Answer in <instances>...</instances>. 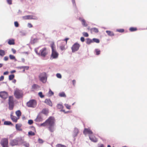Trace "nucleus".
<instances>
[{
	"mask_svg": "<svg viewBox=\"0 0 147 147\" xmlns=\"http://www.w3.org/2000/svg\"><path fill=\"white\" fill-rule=\"evenodd\" d=\"M14 94L16 98L19 99L23 97V92L22 90L16 89L15 90Z\"/></svg>",
	"mask_w": 147,
	"mask_h": 147,
	"instance_id": "obj_2",
	"label": "nucleus"
},
{
	"mask_svg": "<svg viewBox=\"0 0 147 147\" xmlns=\"http://www.w3.org/2000/svg\"><path fill=\"white\" fill-rule=\"evenodd\" d=\"M59 96L61 97H65L66 96L64 92H61L59 94Z\"/></svg>",
	"mask_w": 147,
	"mask_h": 147,
	"instance_id": "obj_37",
	"label": "nucleus"
},
{
	"mask_svg": "<svg viewBox=\"0 0 147 147\" xmlns=\"http://www.w3.org/2000/svg\"><path fill=\"white\" fill-rule=\"evenodd\" d=\"M98 147H104V146L103 144H101Z\"/></svg>",
	"mask_w": 147,
	"mask_h": 147,
	"instance_id": "obj_64",
	"label": "nucleus"
},
{
	"mask_svg": "<svg viewBox=\"0 0 147 147\" xmlns=\"http://www.w3.org/2000/svg\"><path fill=\"white\" fill-rule=\"evenodd\" d=\"M8 104L9 109L10 110H13L14 106V103H8Z\"/></svg>",
	"mask_w": 147,
	"mask_h": 147,
	"instance_id": "obj_24",
	"label": "nucleus"
},
{
	"mask_svg": "<svg viewBox=\"0 0 147 147\" xmlns=\"http://www.w3.org/2000/svg\"><path fill=\"white\" fill-rule=\"evenodd\" d=\"M82 34L85 37H87L89 36L88 34L86 32H84Z\"/></svg>",
	"mask_w": 147,
	"mask_h": 147,
	"instance_id": "obj_44",
	"label": "nucleus"
},
{
	"mask_svg": "<svg viewBox=\"0 0 147 147\" xmlns=\"http://www.w3.org/2000/svg\"><path fill=\"white\" fill-rule=\"evenodd\" d=\"M42 119L40 115L38 116L35 121L36 122H40L42 121Z\"/></svg>",
	"mask_w": 147,
	"mask_h": 147,
	"instance_id": "obj_22",
	"label": "nucleus"
},
{
	"mask_svg": "<svg viewBox=\"0 0 147 147\" xmlns=\"http://www.w3.org/2000/svg\"><path fill=\"white\" fill-rule=\"evenodd\" d=\"M28 123L30 125H31L33 123V121L32 120H29L28 121Z\"/></svg>",
	"mask_w": 147,
	"mask_h": 147,
	"instance_id": "obj_50",
	"label": "nucleus"
},
{
	"mask_svg": "<svg viewBox=\"0 0 147 147\" xmlns=\"http://www.w3.org/2000/svg\"><path fill=\"white\" fill-rule=\"evenodd\" d=\"M9 57L10 59L13 60L15 59V57L13 55H9Z\"/></svg>",
	"mask_w": 147,
	"mask_h": 147,
	"instance_id": "obj_43",
	"label": "nucleus"
},
{
	"mask_svg": "<svg viewBox=\"0 0 147 147\" xmlns=\"http://www.w3.org/2000/svg\"><path fill=\"white\" fill-rule=\"evenodd\" d=\"M56 76L58 78H61V74H56Z\"/></svg>",
	"mask_w": 147,
	"mask_h": 147,
	"instance_id": "obj_48",
	"label": "nucleus"
},
{
	"mask_svg": "<svg viewBox=\"0 0 147 147\" xmlns=\"http://www.w3.org/2000/svg\"><path fill=\"white\" fill-rule=\"evenodd\" d=\"M8 74V72L7 71H6L5 72L3 73V75H7Z\"/></svg>",
	"mask_w": 147,
	"mask_h": 147,
	"instance_id": "obj_60",
	"label": "nucleus"
},
{
	"mask_svg": "<svg viewBox=\"0 0 147 147\" xmlns=\"http://www.w3.org/2000/svg\"><path fill=\"white\" fill-rule=\"evenodd\" d=\"M14 102L13 97L11 96H9L8 99V103H14Z\"/></svg>",
	"mask_w": 147,
	"mask_h": 147,
	"instance_id": "obj_19",
	"label": "nucleus"
},
{
	"mask_svg": "<svg viewBox=\"0 0 147 147\" xmlns=\"http://www.w3.org/2000/svg\"><path fill=\"white\" fill-rule=\"evenodd\" d=\"M83 133L85 135L88 134L89 135H92L93 134L92 131L89 128H85L84 131Z\"/></svg>",
	"mask_w": 147,
	"mask_h": 147,
	"instance_id": "obj_11",
	"label": "nucleus"
},
{
	"mask_svg": "<svg viewBox=\"0 0 147 147\" xmlns=\"http://www.w3.org/2000/svg\"><path fill=\"white\" fill-rule=\"evenodd\" d=\"M106 32L109 36H113L114 35V33L112 31L109 30H106Z\"/></svg>",
	"mask_w": 147,
	"mask_h": 147,
	"instance_id": "obj_20",
	"label": "nucleus"
},
{
	"mask_svg": "<svg viewBox=\"0 0 147 147\" xmlns=\"http://www.w3.org/2000/svg\"><path fill=\"white\" fill-rule=\"evenodd\" d=\"M37 40L38 39L37 38H35L33 39V41L34 42H35L37 41Z\"/></svg>",
	"mask_w": 147,
	"mask_h": 147,
	"instance_id": "obj_61",
	"label": "nucleus"
},
{
	"mask_svg": "<svg viewBox=\"0 0 147 147\" xmlns=\"http://www.w3.org/2000/svg\"><path fill=\"white\" fill-rule=\"evenodd\" d=\"M47 125V123L46 121L43 123H42L40 124V126H45Z\"/></svg>",
	"mask_w": 147,
	"mask_h": 147,
	"instance_id": "obj_45",
	"label": "nucleus"
},
{
	"mask_svg": "<svg viewBox=\"0 0 147 147\" xmlns=\"http://www.w3.org/2000/svg\"><path fill=\"white\" fill-rule=\"evenodd\" d=\"M39 78L40 80L43 82H45L46 81V74L45 73H42L40 74Z\"/></svg>",
	"mask_w": 147,
	"mask_h": 147,
	"instance_id": "obj_8",
	"label": "nucleus"
},
{
	"mask_svg": "<svg viewBox=\"0 0 147 147\" xmlns=\"http://www.w3.org/2000/svg\"><path fill=\"white\" fill-rule=\"evenodd\" d=\"M91 30L92 31L94 32L95 33H97L98 32V29L96 28H93L91 29Z\"/></svg>",
	"mask_w": 147,
	"mask_h": 147,
	"instance_id": "obj_30",
	"label": "nucleus"
},
{
	"mask_svg": "<svg viewBox=\"0 0 147 147\" xmlns=\"http://www.w3.org/2000/svg\"><path fill=\"white\" fill-rule=\"evenodd\" d=\"M39 88V86L38 85L34 84L32 86V90H35L36 89Z\"/></svg>",
	"mask_w": 147,
	"mask_h": 147,
	"instance_id": "obj_27",
	"label": "nucleus"
},
{
	"mask_svg": "<svg viewBox=\"0 0 147 147\" xmlns=\"http://www.w3.org/2000/svg\"><path fill=\"white\" fill-rule=\"evenodd\" d=\"M57 108L59 109H62L63 108V105L61 104H58L57 106Z\"/></svg>",
	"mask_w": 147,
	"mask_h": 147,
	"instance_id": "obj_32",
	"label": "nucleus"
},
{
	"mask_svg": "<svg viewBox=\"0 0 147 147\" xmlns=\"http://www.w3.org/2000/svg\"><path fill=\"white\" fill-rule=\"evenodd\" d=\"M38 142L39 143H42L43 142L42 140L41 139L39 138L38 139Z\"/></svg>",
	"mask_w": 147,
	"mask_h": 147,
	"instance_id": "obj_53",
	"label": "nucleus"
},
{
	"mask_svg": "<svg viewBox=\"0 0 147 147\" xmlns=\"http://www.w3.org/2000/svg\"><path fill=\"white\" fill-rule=\"evenodd\" d=\"M11 118L12 121L16 123L17 122L18 120L19 119V117H16L15 116H13L12 115H11Z\"/></svg>",
	"mask_w": 147,
	"mask_h": 147,
	"instance_id": "obj_14",
	"label": "nucleus"
},
{
	"mask_svg": "<svg viewBox=\"0 0 147 147\" xmlns=\"http://www.w3.org/2000/svg\"><path fill=\"white\" fill-rule=\"evenodd\" d=\"M22 18L24 20H30L33 19L35 20H37L38 19V18L37 17L34 16H25L22 17Z\"/></svg>",
	"mask_w": 147,
	"mask_h": 147,
	"instance_id": "obj_6",
	"label": "nucleus"
},
{
	"mask_svg": "<svg viewBox=\"0 0 147 147\" xmlns=\"http://www.w3.org/2000/svg\"><path fill=\"white\" fill-rule=\"evenodd\" d=\"M117 31L120 32H124V30L123 29H117Z\"/></svg>",
	"mask_w": 147,
	"mask_h": 147,
	"instance_id": "obj_41",
	"label": "nucleus"
},
{
	"mask_svg": "<svg viewBox=\"0 0 147 147\" xmlns=\"http://www.w3.org/2000/svg\"><path fill=\"white\" fill-rule=\"evenodd\" d=\"M79 20L81 21L82 24L83 26L85 27L87 26L88 24L86 23L85 20L82 19L81 18H79Z\"/></svg>",
	"mask_w": 147,
	"mask_h": 147,
	"instance_id": "obj_16",
	"label": "nucleus"
},
{
	"mask_svg": "<svg viewBox=\"0 0 147 147\" xmlns=\"http://www.w3.org/2000/svg\"><path fill=\"white\" fill-rule=\"evenodd\" d=\"M45 102L50 106H52V102L50 99H46L45 101Z\"/></svg>",
	"mask_w": 147,
	"mask_h": 147,
	"instance_id": "obj_15",
	"label": "nucleus"
},
{
	"mask_svg": "<svg viewBox=\"0 0 147 147\" xmlns=\"http://www.w3.org/2000/svg\"><path fill=\"white\" fill-rule=\"evenodd\" d=\"M8 44L9 45H13L15 44L14 40L13 39H9L8 42Z\"/></svg>",
	"mask_w": 147,
	"mask_h": 147,
	"instance_id": "obj_21",
	"label": "nucleus"
},
{
	"mask_svg": "<svg viewBox=\"0 0 147 147\" xmlns=\"http://www.w3.org/2000/svg\"><path fill=\"white\" fill-rule=\"evenodd\" d=\"M39 96L41 98H43L44 97V96L42 94V92H40L38 93Z\"/></svg>",
	"mask_w": 147,
	"mask_h": 147,
	"instance_id": "obj_40",
	"label": "nucleus"
},
{
	"mask_svg": "<svg viewBox=\"0 0 147 147\" xmlns=\"http://www.w3.org/2000/svg\"><path fill=\"white\" fill-rule=\"evenodd\" d=\"M42 113L45 115H47L49 113L48 109H43L42 110Z\"/></svg>",
	"mask_w": 147,
	"mask_h": 147,
	"instance_id": "obj_23",
	"label": "nucleus"
},
{
	"mask_svg": "<svg viewBox=\"0 0 147 147\" xmlns=\"http://www.w3.org/2000/svg\"><path fill=\"white\" fill-rule=\"evenodd\" d=\"M7 3L9 5H11L12 4V0H7Z\"/></svg>",
	"mask_w": 147,
	"mask_h": 147,
	"instance_id": "obj_46",
	"label": "nucleus"
},
{
	"mask_svg": "<svg viewBox=\"0 0 147 147\" xmlns=\"http://www.w3.org/2000/svg\"><path fill=\"white\" fill-rule=\"evenodd\" d=\"M66 108L68 109H70L71 108V106L67 104H65L64 105Z\"/></svg>",
	"mask_w": 147,
	"mask_h": 147,
	"instance_id": "obj_42",
	"label": "nucleus"
},
{
	"mask_svg": "<svg viewBox=\"0 0 147 147\" xmlns=\"http://www.w3.org/2000/svg\"><path fill=\"white\" fill-rule=\"evenodd\" d=\"M4 78V76H1L0 77V81L3 80Z\"/></svg>",
	"mask_w": 147,
	"mask_h": 147,
	"instance_id": "obj_56",
	"label": "nucleus"
},
{
	"mask_svg": "<svg viewBox=\"0 0 147 147\" xmlns=\"http://www.w3.org/2000/svg\"><path fill=\"white\" fill-rule=\"evenodd\" d=\"M73 84L74 86H75L76 83V80H72Z\"/></svg>",
	"mask_w": 147,
	"mask_h": 147,
	"instance_id": "obj_55",
	"label": "nucleus"
},
{
	"mask_svg": "<svg viewBox=\"0 0 147 147\" xmlns=\"http://www.w3.org/2000/svg\"><path fill=\"white\" fill-rule=\"evenodd\" d=\"M22 142H24V140L22 139L21 138L18 137L11 140L10 142V144L11 146H14L18 145L19 143Z\"/></svg>",
	"mask_w": 147,
	"mask_h": 147,
	"instance_id": "obj_1",
	"label": "nucleus"
},
{
	"mask_svg": "<svg viewBox=\"0 0 147 147\" xmlns=\"http://www.w3.org/2000/svg\"><path fill=\"white\" fill-rule=\"evenodd\" d=\"M28 135L29 136H33L35 135V133L32 131H30L28 132Z\"/></svg>",
	"mask_w": 147,
	"mask_h": 147,
	"instance_id": "obj_36",
	"label": "nucleus"
},
{
	"mask_svg": "<svg viewBox=\"0 0 147 147\" xmlns=\"http://www.w3.org/2000/svg\"><path fill=\"white\" fill-rule=\"evenodd\" d=\"M41 56L45 57L47 55L46 49L44 48L41 51Z\"/></svg>",
	"mask_w": 147,
	"mask_h": 147,
	"instance_id": "obj_13",
	"label": "nucleus"
},
{
	"mask_svg": "<svg viewBox=\"0 0 147 147\" xmlns=\"http://www.w3.org/2000/svg\"><path fill=\"white\" fill-rule=\"evenodd\" d=\"M8 139L6 138L2 139L0 142V144L2 147H8Z\"/></svg>",
	"mask_w": 147,
	"mask_h": 147,
	"instance_id": "obj_5",
	"label": "nucleus"
},
{
	"mask_svg": "<svg viewBox=\"0 0 147 147\" xmlns=\"http://www.w3.org/2000/svg\"><path fill=\"white\" fill-rule=\"evenodd\" d=\"M80 45L79 44L76 43L73 45L71 47L72 51V52H74L78 51L79 49Z\"/></svg>",
	"mask_w": 147,
	"mask_h": 147,
	"instance_id": "obj_9",
	"label": "nucleus"
},
{
	"mask_svg": "<svg viewBox=\"0 0 147 147\" xmlns=\"http://www.w3.org/2000/svg\"><path fill=\"white\" fill-rule=\"evenodd\" d=\"M60 48L61 51H63L65 49V44H64L60 47Z\"/></svg>",
	"mask_w": 147,
	"mask_h": 147,
	"instance_id": "obj_34",
	"label": "nucleus"
},
{
	"mask_svg": "<svg viewBox=\"0 0 147 147\" xmlns=\"http://www.w3.org/2000/svg\"><path fill=\"white\" fill-rule=\"evenodd\" d=\"M53 126H50L48 127L49 130L51 132H53L54 131V129Z\"/></svg>",
	"mask_w": 147,
	"mask_h": 147,
	"instance_id": "obj_28",
	"label": "nucleus"
},
{
	"mask_svg": "<svg viewBox=\"0 0 147 147\" xmlns=\"http://www.w3.org/2000/svg\"><path fill=\"white\" fill-rule=\"evenodd\" d=\"M14 75L13 74L9 76V80H13L14 78Z\"/></svg>",
	"mask_w": 147,
	"mask_h": 147,
	"instance_id": "obj_39",
	"label": "nucleus"
},
{
	"mask_svg": "<svg viewBox=\"0 0 147 147\" xmlns=\"http://www.w3.org/2000/svg\"><path fill=\"white\" fill-rule=\"evenodd\" d=\"M4 124L5 125H12V124L11 122L9 121H5L4 122Z\"/></svg>",
	"mask_w": 147,
	"mask_h": 147,
	"instance_id": "obj_31",
	"label": "nucleus"
},
{
	"mask_svg": "<svg viewBox=\"0 0 147 147\" xmlns=\"http://www.w3.org/2000/svg\"><path fill=\"white\" fill-rule=\"evenodd\" d=\"M69 39V38H66L65 39V41H66V44H67V41Z\"/></svg>",
	"mask_w": 147,
	"mask_h": 147,
	"instance_id": "obj_62",
	"label": "nucleus"
},
{
	"mask_svg": "<svg viewBox=\"0 0 147 147\" xmlns=\"http://www.w3.org/2000/svg\"><path fill=\"white\" fill-rule=\"evenodd\" d=\"M25 146L26 147H29V144H25Z\"/></svg>",
	"mask_w": 147,
	"mask_h": 147,
	"instance_id": "obj_63",
	"label": "nucleus"
},
{
	"mask_svg": "<svg viewBox=\"0 0 147 147\" xmlns=\"http://www.w3.org/2000/svg\"><path fill=\"white\" fill-rule=\"evenodd\" d=\"M89 137L90 140L94 142H96L98 141V139L96 138L93 135H89Z\"/></svg>",
	"mask_w": 147,
	"mask_h": 147,
	"instance_id": "obj_12",
	"label": "nucleus"
},
{
	"mask_svg": "<svg viewBox=\"0 0 147 147\" xmlns=\"http://www.w3.org/2000/svg\"><path fill=\"white\" fill-rule=\"evenodd\" d=\"M59 55L58 53L56 50L52 51L51 58H52V59H57L58 58Z\"/></svg>",
	"mask_w": 147,
	"mask_h": 147,
	"instance_id": "obj_7",
	"label": "nucleus"
},
{
	"mask_svg": "<svg viewBox=\"0 0 147 147\" xmlns=\"http://www.w3.org/2000/svg\"><path fill=\"white\" fill-rule=\"evenodd\" d=\"M96 55H98L100 54V51L98 49H96L95 50Z\"/></svg>",
	"mask_w": 147,
	"mask_h": 147,
	"instance_id": "obj_35",
	"label": "nucleus"
},
{
	"mask_svg": "<svg viewBox=\"0 0 147 147\" xmlns=\"http://www.w3.org/2000/svg\"><path fill=\"white\" fill-rule=\"evenodd\" d=\"M22 67L24 69V70H23L24 71L25 69L28 70L29 68V67L28 66H23Z\"/></svg>",
	"mask_w": 147,
	"mask_h": 147,
	"instance_id": "obj_52",
	"label": "nucleus"
},
{
	"mask_svg": "<svg viewBox=\"0 0 147 147\" xmlns=\"http://www.w3.org/2000/svg\"><path fill=\"white\" fill-rule=\"evenodd\" d=\"M49 94L50 96H52L53 95V92L51 90V89L49 90Z\"/></svg>",
	"mask_w": 147,
	"mask_h": 147,
	"instance_id": "obj_47",
	"label": "nucleus"
},
{
	"mask_svg": "<svg viewBox=\"0 0 147 147\" xmlns=\"http://www.w3.org/2000/svg\"><path fill=\"white\" fill-rule=\"evenodd\" d=\"M50 46L52 49V51L56 50L55 49V45L54 42H51Z\"/></svg>",
	"mask_w": 147,
	"mask_h": 147,
	"instance_id": "obj_17",
	"label": "nucleus"
},
{
	"mask_svg": "<svg viewBox=\"0 0 147 147\" xmlns=\"http://www.w3.org/2000/svg\"><path fill=\"white\" fill-rule=\"evenodd\" d=\"M55 119L53 117H50L46 120L47 125L54 126L55 123Z\"/></svg>",
	"mask_w": 147,
	"mask_h": 147,
	"instance_id": "obj_3",
	"label": "nucleus"
},
{
	"mask_svg": "<svg viewBox=\"0 0 147 147\" xmlns=\"http://www.w3.org/2000/svg\"><path fill=\"white\" fill-rule=\"evenodd\" d=\"M80 40L82 42H83L85 40V39L84 37H82L81 38Z\"/></svg>",
	"mask_w": 147,
	"mask_h": 147,
	"instance_id": "obj_54",
	"label": "nucleus"
},
{
	"mask_svg": "<svg viewBox=\"0 0 147 147\" xmlns=\"http://www.w3.org/2000/svg\"><path fill=\"white\" fill-rule=\"evenodd\" d=\"M5 54V52L4 50L1 49L0 50V56L1 57L3 56Z\"/></svg>",
	"mask_w": 147,
	"mask_h": 147,
	"instance_id": "obj_29",
	"label": "nucleus"
},
{
	"mask_svg": "<svg viewBox=\"0 0 147 147\" xmlns=\"http://www.w3.org/2000/svg\"><path fill=\"white\" fill-rule=\"evenodd\" d=\"M11 50L12 52L14 54H15L16 53V51L15 49H11Z\"/></svg>",
	"mask_w": 147,
	"mask_h": 147,
	"instance_id": "obj_59",
	"label": "nucleus"
},
{
	"mask_svg": "<svg viewBox=\"0 0 147 147\" xmlns=\"http://www.w3.org/2000/svg\"><path fill=\"white\" fill-rule=\"evenodd\" d=\"M16 114L18 117L20 118V117L21 116V112L20 110H18L16 111Z\"/></svg>",
	"mask_w": 147,
	"mask_h": 147,
	"instance_id": "obj_26",
	"label": "nucleus"
},
{
	"mask_svg": "<svg viewBox=\"0 0 147 147\" xmlns=\"http://www.w3.org/2000/svg\"><path fill=\"white\" fill-rule=\"evenodd\" d=\"M27 105L29 107H35L36 105V102L34 100H30L27 103Z\"/></svg>",
	"mask_w": 147,
	"mask_h": 147,
	"instance_id": "obj_4",
	"label": "nucleus"
},
{
	"mask_svg": "<svg viewBox=\"0 0 147 147\" xmlns=\"http://www.w3.org/2000/svg\"><path fill=\"white\" fill-rule=\"evenodd\" d=\"M57 147H66L64 145H62L61 144H59L57 146Z\"/></svg>",
	"mask_w": 147,
	"mask_h": 147,
	"instance_id": "obj_58",
	"label": "nucleus"
},
{
	"mask_svg": "<svg viewBox=\"0 0 147 147\" xmlns=\"http://www.w3.org/2000/svg\"><path fill=\"white\" fill-rule=\"evenodd\" d=\"M22 125L21 124H17L16 125V129L18 131H22V129L21 128Z\"/></svg>",
	"mask_w": 147,
	"mask_h": 147,
	"instance_id": "obj_18",
	"label": "nucleus"
},
{
	"mask_svg": "<svg viewBox=\"0 0 147 147\" xmlns=\"http://www.w3.org/2000/svg\"><path fill=\"white\" fill-rule=\"evenodd\" d=\"M14 24L15 26L16 27H17L19 26V24L17 22V21L15 22H14Z\"/></svg>",
	"mask_w": 147,
	"mask_h": 147,
	"instance_id": "obj_49",
	"label": "nucleus"
},
{
	"mask_svg": "<svg viewBox=\"0 0 147 147\" xmlns=\"http://www.w3.org/2000/svg\"><path fill=\"white\" fill-rule=\"evenodd\" d=\"M8 96V93L5 91L0 92V97L3 99L7 98Z\"/></svg>",
	"mask_w": 147,
	"mask_h": 147,
	"instance_id": "obj_10",
	"label": "nucleus"
},
{
	"mask_svg": "<svg viewBox=\"0 0 147 147\" xmlns=\"http://www.w3.org/2000/svg\"><path fill=\"white\" fill-rule=\"evenodd\" d=\"M27 26L29 28H31L33 27L32 25L30 23H28L27 24Z\"/></svg>",
	"mask_w": 147,
	"mask_h": 147,
	"instance_id": "obj_51",
	"label": "nucleus"
},
{
	"mask_svg": "<svg viewBox=\"0 0 147 147\" xmlns=\"http://www.w3.org/2000/svg\"><path fill=\"white\" fill-rule=\"evenodd\" d=\"M93 42H94L96 43H99L100 42L99 40L97 38H94L92 39Z\"/></svg>",
	"mask_w": 147,
	"mask_h": 147,
	"instance_id": "obj_38",
	"label": "nucleus"
},
{
	"mask_svg": "<svg viewBox=\"0 0 147 147\" xmlns=\"http://www.w3.org/2000/svg\"><path fill=\"white\" fill-rule=\"evenodd\" d=\"M93 42L92 40L89 38H88L86 39V43L87 44L90 45L91 43Z\"/></svg>",
	"mask_w": 147,
	"mask_h": 147,
	"instance_id": "obj_25",
	"label": "nucleus"
},
{
	"mask_svg": "<svg viewBox=\"0 0 147 147\" xmlns=\"http://www.w3.org/2000/svg\"><path fill=\"white\" fill-rule=\"evenodd\" d=\"M129 30L131 32H133L136 31L137 28H136L131 27L129 28Z\"/></svg>",
	"mask_w": 147,
	"mask_h": 147,
	"instance_id": "obj_33",
	"label": "nucleus"
},
{
	"mask_svg": "<svg viewBox=\"0 0 147 147\" xmlns=\"http://www.w3.org/2000/svg\"><path fill=\"white\" fill-rule=\"evenodd\" d=\"M4 59L5 61H7L8 59V57L7 56L5 57L4 58Z\"/></svg>",
	"mask_w": 147,
	"mask_h": 147,
	"instance_id": "obj_57",
	"label": "nucleus"
}]
</instances>
